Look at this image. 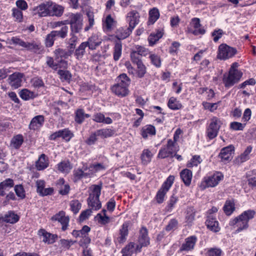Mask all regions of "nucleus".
Listing matches in <instances>:
<instances>
[{
  "mask_svg": "<svg viewBox=\"0 0 256 256\" xmlns=\"http://www.w3.org/2000/svg\"><path fill=\"white\" fill-rule=\"evenodd\" d=\"M22 73L14 72L9 76L8 84L13 88H17L22 85Z\"/></svg>",
  "mask_w": 256,
  "mask_h": 256,
  "instance_id": "a211bd4d",
  "label": "nucleus"
},
{
  "mask_svg": "<svg viewBox=\"0 0 256 256\" xmlns=\"http://www.w3.org/2000/svg\"><path fill=\"white\" fill-rule=\"evenodd\" d=\"M246 177L249 186H256V170L248 172Z\"/></svg>",
  "mask_w": 256,
  "mask_h": 256,
  "instance_id": "49530a36",
  "label": "nucleus"
},
{
  "mask_svg": "<svg viewBox=\"0 0 256 256\" xmlns=\"http://www.w3.org/2000/svg\"><path fill=\"white\" fill-rule=\"evenodd\" d=\"M229 225L234 226V228H236V233H239L244 230H246L249 226L248 224L243 221V220L238 216L230 220Z\"/></svg>",
  "mask_w": 256,
  "mask_h": 256,
  "instance_id": "2eb2a0df",
  "label": "nucleus"
},
{
  "mask_svg": "<svg viewBox=\"0 0 256 256\" xmlns=\"http://www.w3.org/2000/svg\"><path fill=\"white\" fill-rule=\"evenodd\" d=\"M64 10V8L56 4L50 2V16H60Z\"/></svg>",
  "mask_w": 256,
  "mask_h": 256,
  "instance_id": "c85d7f7f",
  "label": "nucleus"
},
{
  "mask_svg": "<svg viewBox=\"0 0 256 256\" xmlns=\"http://www.w3.org/2000/svg\"><path fill=\"white\" fill-rule=\"evenodd\" d=\"M38 234L43 236L42 241L48 244H53L57 238L56 235L48 232L44 229L39 230Z\"/></svg>",
  "mask_w": 256,
  "mask_h": 256,
  "instance_id": "a878e982",
  "label": "nucleus"
},
{
  "mask_svg": "<svg viewBox=\"0 0 256 256\" xmlns=\"http://www.w3.org/2000/svg\"><path fill=\"white\" fill-rule=\"evenodd\" d=\"M90 228L88 226H84L82 229L80 230H74L72 232V235L75 238H83L88 235Z\"/></svg>",
  "mask_w": 256,
  "mask_h": 256,
  "instance_id": "37998d69",
  "label": "nucleus"
},
{
  "mask_svg": "<svg viewBox=\"0 0 256 256\" xmlns=\"http://www.w3.org/2000/svg\"><path fill=\"white\" fill-rule=\"evenodd\" d=\"M19 216L14 212H8L4 217V220L6 222L14 224L19 220Z\"/></svg>",
  "mask_w": 256,
  "mask_h": 256,
  "instance_id": "c03bdc74",
  "label": "nucleus"
},
{
  "mask_svg": "<svg viewBox=\"0 0 256 256\" xmlns=\"http://www.w3.org/2000/svg\"><path fill=\"white\" fill-rule=\"evenodd\" d=\"M49 160L45 154H42L36 162V167L38 170H42L48 166Z\"/></svg>",
  "mask_w": 256,
  "mask_h": 256,
  "instance_id": "b1692460",
  "label": "nucleus"
},
{
  "mask_svg": "<svg viewBox=\"0 0 256 256\" xmlns=\"http://www.w3.org/2000/svg\"><path fill=\"white\" fill-rule=\"evenodd\" d=\"M142 246L134 242L129 243V256H136L138 252L141 251Z\"/></svg>",
  "mask_w": 256,
  "mask_h": 256,
  "instance_id": "3c124183",
  "label": "nucleus"
},
{
  "mask_svg": "<svg viewBox=\"0 0 256 256\" xmlns=\"http://www.w3.org/2000/svg\"><path fill=\"white\" fill-rule=\"evenodd\" d=\"M149 58L151 64L156 68H160L162 65V61L160 56L152 52L150 53Z\"/></svg>",
  "mask_w": 256,
  "mask_h": 256,
  "instance_id": "8fccbe9b",
  "label": "nucleus"
},
{
  "mask_svg": "<svg viewBox=\"0 0 256 256\" xmlns=\"http://www.w3.org/2000/svg\"><path fill=\"white\" fill-rule=\"evenodd\" d=\"M96 131L97 135L102 138L112 136L114 134V130L112 128H102Z\"/></svg>",
  "mask_w": 256,
  "mask_h": 256,
  "instance_id": "79ce46f5",
  "label": "nucleus"
},
{
  "mask_svg": "<svg viewBox=\"0 0 256 256\" xmlns=\"http://www.w3.org/2000/svg\"><path fill=\"white\" fill-rule=\"evenodd\" d=\"M235 202L234 200H226L223 210L226 216H230L235 210Z\"/></svg>",
  "mask_w": 256,
  "mask_h": 256,
  "instance_id": "2f4dec72",
  "label": "nucleus"
},
{
  "mask_svg": "<svg viewBox=\"0 0 256 256\" xmlns=\"http://www.w3.org/2000/svg\"><path fill=\"white\" fill-rule=\"evenodd\" d=\"M156 134L155 127L151 124L146 125L141 130V135L144 138H146L149 136H154Z\"/></svg>",
  "mask_w": 256,
  "mask_h": 256,
  "instance_id": "cd10ccee",
  "label": "nucleus"
},
{
  "mask_svg": "<svg viewBox=\"0 0 256 256\" xmlns=\"http://www.w3.org/2000/svg\"><path fill=\"white\" fill-rule=\"evenodd\" d=\"M58 170L63 174H67L70 172L72 166L68 160H63L57 164Z\"/></svg>",
  "mask_w": 256,
  "mask_h": 256,
  "instance_id": "c756f323",
  "label": "nucleus"
},
{
  "mask_svg": "<svg viewBox=\"0 0 256 256\" xmlns=\"http://www.w3.org/2000/svg\"><path fill=\"white\" fill-rule=\"evenodd\" d=\"M70 210L74 214H77L80 210L82 207V204L78 200H71L70 203Z\"/></svg>",
  "mask_w": 256,
  "mask_h": 256,
  "instance_id": "13d9d810",
  "label": "nucleus"
},
{
  "mask_svg": "<svg viewBox=\"0 0 256 256\" xmlns=\"http://www.w3.org/2000/svg\"><path fill=\"white\" fill-rule=\"evenodd\" d=\"M51 220L53 221H58L60 223L62 226V230L65 231L68 229L69 226L70 218L66 216L65 212L61 210L58 213L53 216Z\"/></svg>",
  "mask_w": 256,
  "mask_h": 256,
  "instance_id": "ddd939ff",
  "label": "nucleus"
},
{
  "mask_svg": "<svg viewBox=\"0 0 256 256\" xmlns=\"http://www.w3.org/2000/svg\"><path fill=\"white\" fill-rule=\"evenodd\" d=\"M178 150V148L172 140H168L167 144L164 146L159 150L158 157L160 158H164L172 156Z\"/></svg>",
  "mask_w": 256,
  "mask_h": 256,
  "instance_id": "9d476101",
  "label": "nucleus"
},
{
  "mask_svg": "<svg viewBox=\"0 0 256 256\" xmlns=\"http://www.w3.org/2000/svg\"><path fill=\"white\" fill-rule=\"evenodd\" d=\"M234 148L232 145L222 148L219 154V157L224 162H228L232 158L234 154Z\"/></svg>",
  "mask_w": 256,
  "mask_h": 256,
  "instance_id": "f3484780",
  "label": "nucleus"
},
{
  "mask_svg": "<svg viewBox=\"0 0 256 256\" xmlns=\"http://www.w3.org/2000/svg\"><path fill=\"white\" fill-rule=\"evenodd\" d=\"M163 32L162 30H158L156 33L151 34L148 38V42L150 46H153L163 36Z\"/></svg>",
  "mask_w": 256,
  "mask_h": 256,
  "instance_id": "58836bf2",
  "label": "nucleus"
},
{
  "mask_svg": "<svg viewBox=\"0 0 256 256\" xmlns=\"http://www.w3.org/2000/svg\"><path fill=\"white\" fill-rule=\"evenodd\" d=\"M129 14V30L130 28L132 30L138 24L140 16L138 12L134 10L130 12Z\"/></svg>",
  "mask_w": 256,
  "mask_h": 256,
  "instance_id": "bb28decb",
  "label": "nucleus"
},
{
  "mask_svg": "<svg viewBox=\"0 0 256 256\" xmlns=\"http://www.w3.org/2000/svg\"><path fill=\"white\" fill-rule=\"evenodd\" d=\"M180 176L185 186H188L190 184L192 177V173L190 170L184 169L180 172Z\"/></svg>",
  "mask_w": 256,
  "mask_h": 256,
  "instance_id": "393cba45",
  "label": "nucleus"
},
{
  "mask_svg": "<svg viewBox=\"0 0 256 256\" xmlns=\"http://www.w3.org/2000/svg\"><path fill=\"white\" fill-rule=\"evenodd\" d=\"M24 142V138L22 134L14 136L11 140L10 146L14 149H18Z\"/></svg>",
  "mask_w": 256,
  "mask_h": 256,
  "instance_id": "a19ab883",
  "label": "nucleus"
},
{
  "mask_svg": "<svg viewBox=\"0 0 256 256\" xmlns=\"http://www.w3.org/2000/svg\"><path fill=\"white\" fill-rule=\"evenodd\" d=\"M246 124L244 122L240 123L237 122H233L230 124V128L234 130H242Z\"/></svg>",
  "mask_w": 256,
  "mask_h": 256,
  "instance_id": "338daca9",
  "label": "nucleus"
},
{
  "mask_svg": "<svg viewBox=\"0 0 256 256\" xmlns=\"http://www.w3.org/2000/svg\"><path fill=\"white\" fill-rule=\"evenodd\" d=\"M222 124L221 120L217 117L214 116L210 119L206 130V136L210 140H212L217 136Z\"/></svg>",
  "mask_w": 256,
  "mask_h": 256,
  "instance_id": "1a4fd4ad",
  "label": "nucleus"
},
{
  "mask_svg": "<svg viewBox=\"0 0 256 256\" xmlns=\"http://www.w3.org/2000/svg\"><path fill=\"white\" fill-rule=\"evenodd\" d=\"M68 30V26H63L60 30H52V32L56 39L58 38H60L62 39H64L67 36Z\"/></svg>",
  "mask_w": 256,
  "mask_h": 256,
  "instance_id": "09e8293b",
  "label": "nucleus"
},
{
  "mask_svg": "<svg viewBox=\"0 0 256 256\" xmlns=\"http://www.w3.org/2000/svg\"><path fill=\"white\" fill-rule=\"evenodd\" d=\"M20 96L22 99L24 100H28L34 98V92L27 89H24L20 92Z\"/></svg>",
  "mask_w": 256,
  "mask_h": 256,
  "instance_id": "0e129e2a",
  "label": "nucleus"
},
{
  "mask_svg": "<svg viewBox=\"0 0 256 256\" xmlns=\"http://www.w3.org/2000/svg\"><path fill=\"white\" fill-rule=\"evenodd\" d=\"M54 54L55 59L58 62L66 64V62L62 60V58L66 59L68 58L72 54V51L58 48L54 51Z\"/></svg>",
  "mask_w": 256,
  "mask_h": 256,
  "instance_id": "6ab92c4d",
  "label": "nucleus"
},
{
  "mask_svg": "<svg viewBox=\"0 0 256 256\" xmlns=\"http://www.w3.org/2000/svg\"><path fill=\"white\" fill-rule=\"evenodd\" d=\"M138 242L142 247L146 246L150 244L148 230L145 227H142L140 230Z\"/></svg>",
  "mask_w": 256,
  "mask_h": 256,
  "instance_id": "5701e85b",
  "label": "nucleus"
},
{
  "mask_svg": "<svg viewBox=\"0 0 256 256\" xmlns=\"http://www.w3.org/2000/svg\"><path fill=\"white\" fill-rule=\"evenodd\" d=\"M224 178V175L220 172H216L213 174L204 177L202 180L200 188L204 190L208 188L216 186L220 181Z\"/></svg>",
  "mask_w": 256,
  "mask_h": 256,
  "instance_id": "423d86ee",
  "label": "nucleus"
},
{
  "mask_svg": "<svg viewBox=\"0 0 256 256\" xmlns=\"http://www.w3.org/2000/svg\"><path fill=\"white\" fill-rule=\"evenodd\" d=\"M89 172L92 173V176L96 172L105 169L104 165L102 164H94L88 166Z\"/></svg>",
  "mask_w": 256,
  "mask_h": 256,
  "instance_id": "bf43d9fd",
  "label": "nucleus"
},
{
  "mask_svg": "<svg viewBox=\"0 0 256 256\" xmlns=\"http://www.w3.org/2000/svg\"><path fill=\"white\" fill-rule=\"evenodd\" d=\"M60 138L66 142H69L74 136L73 133L68 128L60 130Z\"/></svg>",
  "mask_w": 256,
  "mask_h": 256,
  "instance_id": "5fc2aeb1",
  "label": "nucleus"
},
{
  "mask_svg": "<svg viewBox=\"0 0 256 256\" xmlns=\"http://www.w3.org/2000/svg\"><path fill=\"white\" fill-rule=\"evenodd\" d=\"M12 16L16 22H20L23 20L22 12L18 8H14L12 9Z\"/></svg>",
  "mask_w": 256,
  "mask_h": 256,
  "instance_id": "4d7b16f0",
  "label": "nucleus"
},
{
  "mask_svg": "<svg viewBox=\"0 0 256 256\" xmlns=\"http://www.w3.org/2000/svg\"><path fill=\"white\" fill-rule=\"evenodd\" d=\"M224 34V32L222 29H216L212 33V36L213 38V40L217 42Z\"/></svg>",
  "mask_w": 256,
  "mask_h": 256,
  "instance_id": "774afa93",
  "label": "nucleus"
},
{
  "mask_svg": "<svg viewBox=\"0 0 256 256\" xmlns=\"http://www.w3.org/2000/svg\"><path fill=\"white\" fill-rule=\"evenodd\" d=\"M206 252V256H221L222 253V250L218 248H208Z\"/></svg>",
  "mask_w": 256,
  "mask_h": 256,
  "instance_id": "052dcab7",
  "label": "nucleus"
},
{
  "mask_svg": "<svg viewBox=\"0 0 256 256\" xmlns=\"http://www.w3.org/2000/svg\"><path fill=\"white\" fill-rule=\"evenodd\" d=\"M10 40L12 44L22 46L26 50L37 54L44 52V47L40 41L32 40L30 42H24L17 36L12 37Z\"/></svg>",
  "mask_w": 256,
  "mask_h": 256,
  "instance_id": "f257e3e1",
  "label": "nucleus"
},
{
  "mask_svg": "<svg viewBox=\"0 0 256 256\" xmlns=\"http://www.w3.org/2000/svg\"><path fill=\"white\" fill-rule=\"evenodd\" d=\"M14 186V182L12 179L6 178L0 183V196H4L7 192L12 188Z\"/></svg>",
  "mask_w": 256,
  "mask_h": 256,
  "instance_id": "4be33fe9",
  "label": "nucleus"
},
{
  "mask_svg": "<svg viewBox=\"0 0 256 256\" xmlns=\"http://www.w3.org/2000/svg\"><path fill=\"white\" fill-rule=\"evenodd\" d=\"M136 50L135 51H132L131 52L130 56L133 54H136L138 55V56H137L139 58H141L140 57V56H146L148 54H150V53L151 52H150L148 50V48H145L144 47L138 46H136Z\"/></svg>",
  "mask_w": 256,
  "mask_h": 256,
  "instance_id": "603ef678",
  "label": "nucleus"
},
{
  "mask_svg": "<svg viewBox=\"0 0 256 256\" xmlns=\"http://www.w3.org/2000/svg\"><path fill=\"white\" fill-rule=\"evenodd\" d=\"M75 34H76V32H70V38L68 40V48L72 51H73L75 48L78 40V38L75 35Z\"/></svg>",
  "mask_w": 256,
  "mask_h": 256,
  "instance_id": "864d4df0",
  "label": "nucleus"
},
{
  "mask_svg": "<svg viewBox=\"0 0 256 256\" xmlns=\"http://www.w3.org/2000/svg\"><path fill=\"white\" fill-rule=\"evenodd\" d=\"M197 241V238L195 236H188L186 238L180 248L181 251H190L194 249Z\"/></svg>",
  "mask_w": 256,
  "mask_h": 256,
  "instance_id": "aec40b11",
  "label": "nucleus"
},
{
  "mask_svg": "<svg viewBox=\"0 0 256 256\" xmlns=\"http://www.w3.org/2000/svg\"><path fill=\"white\" fill-rule=\"evenodd\" d=\"M106 212L105 210H103L104 215H102L101 214H98L96 216L98 223L102 224H106L110 222V218L106 215Z\"/></svg>",
  "mask_w": 256,
  "mask_h": 256,
  "instance_id": "69168bd1",
  "label": "nucleus"
},
{
  "mask_svg": "<svg viewBox=\"0 0 256 256\" xmlns=\"http://www.w3.org/2000/svg\"><path fill=\"white\" fill-rule=\"evenodd\" d=\"M116 83L111 87L113 93L119 96H126L128 93V76L122 74L116 79Z\"/></svg>",
  "mask_w": 256,
  "mask_h": 256,
  "instance_id": "f03ea898",
  "label": "nucleus"
},
{
  "mask_svg": "<svg viewBox=\"0 0 256 256\" xmlns=\"http://www.w3.org/2000/svg\"><path fill=\"white\" fill-rule=\"evenodd\" d=\"M255 214L256 212L254 210H248L242 212L238 216L248 224V222L254 217Z\"/></svg>",
  "mask_w": 256,
  "mask_h": 256,
  "instance_id": "a18cd8bd",
  "label": "nucleus"
},
{
  "mask_svg": "<svg viewBox=\"0 0 256 256\" xmlns=\"http://www.w3.org/2000/svg\"><path fill=\"white\" fill-rule=\"evenodd\" d=\"M98 137L96 131H94L92 132L89 137L85 140V143L88 146L94 145L98 141Z\"/></svg>",
  "mask_w": 256,
  "mask_h": 256,
  "instance_id": "680f3d73",
  "label": "nucleus"
},
{
  "mask_svg": "<svg viewBox=\"0 0 256 256\" xmlns=\"http://www.w3.org/2000/svg\"><path fill=\"white\" fill-rule=\"evenodd\" d=\"M68 24L70 25L71 32L79 33L82 28V16L79 13L70 14Z\"/></svg>",
  "mask_w": 256,
  "mask_h": 256,
  "instance_id": "9b49d317",
  "label": "nucleus"
},
{
  "mask_svg": "<svg viewBox=\"0 0 256 256\" xmlns=\"http://www.w3.org/2000/svg\"><path fill=\"white\" fill-rule=\"evenodd\" d=\"M93 120L96 122L111 124L112 120L110 117H105L104 114L100 112L96 113L93 116Z\"/></svg>",
  "mask_w": 256,
  "mask_h": 256,
  "instance_id": "e433bc0d",
  "label": "nucleus"
},
{
  "mask_svg": "<svg viewBox=\"0 0 256 256\" xmlns=\"http://www.w3.org/2000/svg\"><path fill=\"white\" fill-rule=\"evenodd\" d=\"M195 210L192 207L188 208L186 210V220L188 224H192L194 220Z\"/></svg>",
  "mask_w": 256,
  "mask_h": 256,
  "instance_id": "6e6d98bb",
  "label": "nucleus"
},
{
  "mask_svg": "<svg viewBox=\"0 0 256 256\" xmlns=\"http://www.w3.org/2000/svg\"><path fill=\"white\" fill-rule=\"evenodd\" d=\"M50 2L42 3L34 8V14L40 17L50 16Z\"/></svg>",
  "mask_w": 256,
  "mask_h": 256,
  "instance_id": "dca6fc26",
  "label": "nucleus"
},
{
  "mask_svg": "<svg viewBox=\"0 0 256 256\" xmlns=\"http://www.w3.org/2000/svg\"><path fill=\"white\" fill-rule=\"evenodd\" d=\"M235 64L231 66L228 74L223 76L222 82L226 88H230L238 82L242 76V73L234 68Z\"/></svg>",
  "mask_w": 256,
  "mask_h": 256,
  "instance_id": "7ed1b4c3",
  "label": "nucleus"
},
{
  "mask_svg": "<svg viewBox=\"0 0 256 256\" xmlns=\"http://www.w3.org/2000/svg\"><path fill=\"white\" fill-rule=\"evenodd\" d=\"M128 234V223L124 222L122 228L120 230L119 236L118 238V240L120 243H123L126 242V236Z\"/></svg>",
  "mask_w": 256,
  "mask_h": 256,
  "instance_id": "4c0bfd02",
  "label": "nucleus"
},
{
  "mask_svg": "<svg viewBox=\"0 0 256 256\" xmlns=\"http://www.w3.org/2000/svg\"><path fill=\"white\" fill-rule=\"evenodd\" d=\"M153 154L152 152L148 149H144L140 155V160L142 164L147 165L149 164L152 159Z\"/></svg>",
  "mask_w": 256,
  "mask_h": 256,
  "instance_id": "473e14b6",
  "label": "nucleus"
},
{
  "mask_svg": "<svg viewBox=\"0 0 256 256\" xmlns=\"http://www.w3.org/2000/svg\"><path fill=\"white\" fill-rule=\"evenodd\" d=\"M174 180V176H170L163 183L160 189L158 191L155 197L158 203L162 204L164 202L166 194L172 185Z\"/></svg>",
  "mask_w": 256,
  "mask_h": 256,
  "instance_id": "6e6552de",
  "label": "nucleus"
},
{
  "mask_svg": "<svg viewBox=\"0 0 256 256\" xmlns=\"http://www.w3.org/2000/svg\"><path fill=\"white\" fill-rule=\"evenodd\" d=\"M89 117H90V115L86 114L84 110L82 108H78L75 112L74 120L78 124H81L84 122L86 118Z\"/></svg>",
  "mask_w": 256,
  "mask_h": 256,
  "instance_id": "f704fd0d",
  "label": "nucleus"
},
{
  "mask_svg": "<svg viewBox=\"0 0 256 256\" xmlns=\"http://www.w3.org/2000/svg\"><path fill=\"white\" fill-rule=\"evenodd\" d=\"M236 53V48L222 44L218 46L217 57L220 60H226L233 57Z\"/></svg>",
  "mask_w": 256,
  "mask_h": 256,
  "instance_id": "f8f14e48",
  "label": "nucleus"
},
{
  "mask_svg": "<svg viewBox=\"0 0 256 256\" xmlns=\"http://www.w3.org/2000/svg\"><path fill=\"white\" fill-rule=\"evenodd\" d=\"M208 228L212 231L217 232L220 230L218 222L216 220L215 218L208 217L206 222Z\"/></svg>",
  "mask_w": 256,
  "mask_h": 256,
  "instance_id": "c9c22d12",
  "label": "nucleus"
},
{
  "mask_svg": "<svg viewBox=\"0 0 256 256\" xmlns=\"http://www.w3.org/2000/svg\"><path fill=\"white\" fill-rule=\"evenodd\" d=\"M86 44V46L90 50H95L101 43V41L98 39L96 35H92L88 38L86 42H84Z\"/></svg>",
  "mask_w": 256,
  "mask_h": 256,
  "instance_id": "7c9ffc66",
  "label": "nucleus"
},
{
  "mask_svg": "<svg viewBox=\"0 0 256 256\" xmlns=\"http://www.w3.org/2000/svg\"><path fill=\"white\" fill-rule=\"evenodd\" d=\"M92 176V173H90L88 166L84 165L82 168H77L73 171L72 180L76 182L83 178H86Z\"/></svg>",
  "mask_w": 256,
  "mask_h": 256,
  "instance_id": "4468645a",
  "label": "nucleus"
},
{
  "mask_svg": "<svg viewBox=\"0 0 256 256\" xmlns=\"http://www.w3.org/2000/svg\"><path fill=\"white\" fill-rule=\"evenodd\" d=\"M168 107L172 110H178L183 108L180 100L174 97H170L168 102Z\"/></svg>",
  "mask_w": 256,
  "mask_h": 256,
  "instance_id": "ea45409f",
  "label": "nucleus"
},
{
  "mask_svg": "<svg viewBox=\"0 0 256 256\" xmlns=\"http://www.w3.org/2000/svg\"><path fill=\"white\" fill-rule=\"evenodd\" d=\"M148 20L147 22L148 25L153 24L160 18V14L158 10L154 8L149 11Z\"/></svg>",
  "mask_w": 256,
  "mask_h": 256,
  "instance_id": "72a5a7b5",
  "label": "nucleus"
},
{
  "mask_svg": "<svg viewBox=\"0 0 256 256\" xmlns=\"http://www.w3.org/2000/svg\"><path fill=\"white\" fill-rule=\"evenodd\" d=\"M186 32L187 34L198 36L204 35L206 33V30L201 24L200 19L198 18H194L191 19Z\"/></svg>",
  "mask_w": 256,
  "mask_h": 256,
  "instance_id": "0eeeda50",
  "label": "nucleus"
},
{
  "mask_svg": "<svg viewBox=\"0 0 256 256\" xmlns=\"http://www.w3.org/2000/svg\"><path fill=\"white\" fill-rule=\"evenodd\" d=\"M92 192L90 194L88 198V206L92 210H98L102 207L101 202L99 198L101 193V186L98 185H93L91 187Z\"/></svg>",
  "mask_w": 256,
  "mask_h": 256,
  "instance_id": "39448f33",
  "label": "nucleus"
},
{
  "mask_svg": "<svg viewBox=\"0 0 256 256\" xmlns=\"http://www.w3.org/2000/svg\"><path fill=\"white\" fill-rule=\"evenodd\" d=\"M86 15L88 17V25L86 26L84 28L86 32L88 31L90 28H92L94 24V12L90 11H88L86 12Z\"/></svg>",
  "mask_w": 256,
  "mask_h": 256,
  "instance_id": "e2e57ef3",
  "label": "nucleus"
},
{
  "mask_svg": "<svg viewBox=\"0 0 256 256\" xmlns=\"http://www.w3.org/2000/svg\"><path fill=\"white\" fill-rule=\"evenodd\" d=\"M138 55L134 53L131 56V60L136 68H134L129 65V73H130V69L132 70L131 74L134 76H136L138 78H143L146 72V67L144 64L141 58L138 57Z\"/></svg>",
  "mask_w": 256,
  "mask_h": 256,
  "instance_id": "20e7f679",
  "label": "nucleus"
},
{
  "mask_svg": "<svg viewBox=\"0 0 256 256\" xmlns=\"http://www.w3.org/2000/svg\"><path fill=\"white\" fill-rule=\"evenodd\" d=\"M86 42H82L76 48L74 52V56L76 59H82L86 53Z\"/></svg>",
  "mask_w": 256,
  "mask_h": 256,
  "instance_id": "de8ad7c7",
  "label": "nucleus"
},
{
  "mask_svg": "<svg viewBox=\"0 0 256 256\" xmlns=\"http://www.w3.org/2000/svg\"><path fill=\"white\" fill-rule=\"evenodd\" d=\"M44 122V117L42 115H38L32 118L29 124V128L31 130H39Z\"/></svg>",
  "mask_w": 256,
  "mask_h": 256,
  "instance_id": "412c9836",
  "label": "nucleus"
}]
</instances>
